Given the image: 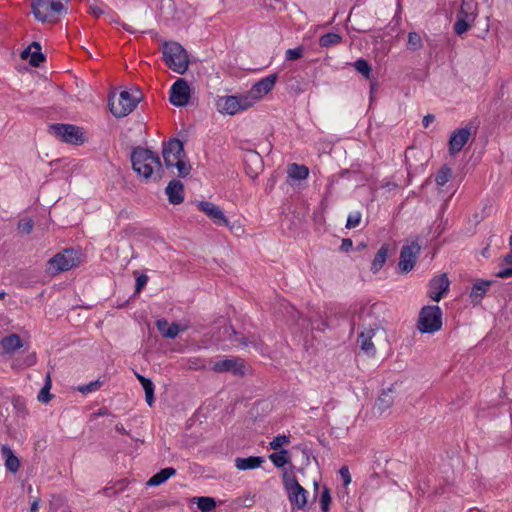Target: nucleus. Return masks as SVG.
<instances>
[{"instance_id":"f257e3e1","label":"nucleus","mask_w":512,"mask_h":512,"mask_svg":"<svg viewBox=\"0 0 512 512\" xmlns=\"http://www.w3.org/2000/svg\"><path fill=\"white\" fill-rule=\"evenodd\" d=\"M142 99L143 94L136 86L123 89L119 93L112 92L108 100L109 110L114 117L123 118L132 113Z\"/></svg>"},{"instance_id":"f03ea898","label":"nucleus","mask_w":512,"mask_h":512,"mask_svg":"<svg viewBox=\"0 0 512 512\" xmlns=\"http://www.w3.org/2000/svg\"><path fill=\"white\" fill-rule=\"evenodd\" d=\"M131 162L133 170L143 180L159 176L162 171L159 156L149 149L136 148L131 154Z\"/></svg>"},{"instance_id":"7ed1b4c3","label":"nucleus","mask_w":512,"mask_h":512,"mask_svg":"<svg viewBox=\"0 0 512 512\" xmlns=\"http://www.w3.org/2000/svg\"><path fill=\"white\" fill-rule=\"evenodd\" d=\"M163 58L166 65L178 74H184L189 67L187 51L177 42L163 43Z\"/></svg>"},{"instance_id":"20e7f679","label":"nucleus","mask_w":512,"mask_h":512,"mask_svg":"<svg viewBox=\"0 0 512 512\" xmlns=\"http://www.w3.org/2000/svg\"><path fill=\"white\" fill-rule=\"evenodd\" d=\"M284 489L292 508L304 509L308 504V492L299 484L292 471H282Z\"/></svg>"},{"instance_id":"39448f33","label":"nucleus","mask_w":512,"mask_h":512,"mask_svg":"<svg viewBox=\"0 0 512 512\" xmlns=\"http://www.w3.org/2000/svg\"><path fill=\"white\" fill-rule=\"evenodd\" d=\"M81 263L79 254L72 249H65L50 258L46 265V271L50 275H57L69 271Z\"/></svg>"},{"instance_id":"423d86ee","label":"nucleus","mask_w":512,"mask_h":512,"mask_svg":"<svg viewBox=\"0 0 512 512\" xmlns=\"http://www.w3.org/2000/svg\"><path fill=\"white\" fill-rule=\"evenodd\" d=\"M442 328V311L439 306H424L419 312L417 329L423 334H432Z\"/></svg>"},{"instance_id":"0eeeda50","label":"nucleus","mask_w":512,"mask_h":512,"mask_svg":"<svg viewBox=\"0 0 512 512\" xmlns=\"http://www.w3.org/2000/svg\"><path fill=\"white\" fill-rule=\"evenodd\" d=\"M218 113L222 115L233 116L239 112L247 110L253 106V101L246 98V96H220L215 102Z\"/></svg>"},{"instance_id":"6e6552de","label":"nucleus","mask_w":512,"mask_h":512,"mask_svg":"<svg viewBox=\"0 0 512 512\" xmlns=\"http://www.w3.org/2000/svg\"><path fill=\"white\" fill-rule=\"evenodd\" d=\"M53 133L62 141L80 145L86 141L82 128L70 124H57L51 127Z\"/></svg>"},{"instance_id":"1a4fd4ad","label":"nucleus","mask_w":512,"mask_h":512,"mask_svg":"<svg viewBox=\"0 0 512 512\" xmlns=\"http://www.w3.org/2000/svg\"><path fill=\"white\" fill-rule=\"evenodd\" d=\"M191 97V89L186 80L180 78L171 87L169 100L177 107L186 106Z\"/></svg>"},{"instance_id":"9d476101","label":"nucleus","mask_w":512,"mask_h":512,"mask_svg":"<svg viewBox=\"0 0 512 512\" xmlns=\"http://www.w3.org/2000/svg\"><path fill=\"white\" fill-rule=\"evenodd\" d=\"M276 82L275 75H269L254 84L252 89L245 95L246 98L253 101V105L266 96L274 87Z\"/></svg>"},{"instance_id":"9b49d317","label":"nucleus","mask_w":512,"mask_h":512,"mask_svg":"<svg viewBox=\"0 0 512 512\" xmlns=\"http://www.w3.org/2000/svg\"><path fill=\"white\" fill-rule=\"evenodd\" d=\"M475 18L476 12L473 5L463 2L455 24L456 33L459 35L465 33L469 29L471 23L474 22Z\"/></svg>"},{"instance_id":"f8f14e48","label":"nucleus","mask_w":512,"mask_h":512,"mask_svg":"<svg viewBox=\"0 0 512 512\" xmlns=\"http://www.w3.org/2000/svg\"><path fill=\"white\" fill-rule=\"evenodd\" d=\"M198 207L204 212L216 225H223L230 229L233 226L230 225L228 218L225 216L223 210L216 204L209 201H201Z\"/></svg>"},{"instance_id":"ddd939ff","label":"nucleus","mask_w":512,"mask_h":512,"mask_svg":"<svg viewBox=\"0 0 512 512\" xmlns=\"http://www.w3.org/2000/svg\"><path fill=\"white\" fill-rule=\"evenodd\" d=\"M212 370L217 373L231 372L239 376H243L247 372L246 365L238 358L217 361L213 364Z\"/></svg>"},{"instance_id":"4468645a","label":"nucleus","mask_w":512,"mask_h":512,"mask_svg":"<svg viewBox=\"0 0 512 512\" xmlns=\"http://www.w3.org/2000/svg\"><path fill=\"white\" fill-rule=\"evenodd\" d=\"M185 155L183 143L180 140H171L163 151L164 162L167 168H172L179 163L180 158Z\"/></svg>"},{"instance_id":"2eb2a0df","label":"nucleus","mask_w":512,"mask_h":512,"mask_svg":"<svg viewBox=\"0 0 512 512\" xmlns=\"http://www.w3.org/2000/svg\"><path fill=\"white\" fill-rule=\"evenodd\" d=\"M450 281L447 274L443 273L434 277L429 283V297L435 302H439L441 298L448 292Z\"/></svg>"},{"instance_id":"dca6fc26","label":"nucleus","mask_w":512,"mask_h":512,"mask_svg":"<svg viewBox=\"0 0 512 512\" xmlns=\"http://www.w3.org/2000/svg\"><path fill=\"white\" fill-rule=\"evenodd\" d=\"M419 252L420 246L416 243L403 247L399 261V268L403 273L413 269Z\"/></svg>"},{"instance_id":"f3484780","label":"nucleus","mask_w":512,"mask_h":512,"mask_svg":"<svg viewBox=\"0 0 512 512\" xmlns=\"http://www.w3.org/2000/svg\"><path fill=\"white\" fill-rule=\"evenodd\" d=\"M380 328L378 326L365 328L358 336V342L361 350L367 355L375 354V343L373 342V338L376 337L378 333H380Z\"/></svg>"},{"instance_id":"a211bd4d","label":"nucleus","mask_w":512,"mask_h":512,"mask_svg":"<svg viewBox=\"0 0 512 512\" xmlns=\"http://www.w3.org/2000/svg\"><path fill=\"white\" fill-rule=\"evenodd\" d=\"M470 137V130L462 128L454 131L449 140V151L452 155L459 153Z\"/></svg>"},{"instance_id":"6ab92c4d","label":"nucleus","mask_w":512,"mask_h":512,"mask_svg":"<svg viewBox=\"0 0 512 512\" xmlns=\"http://www.w3.org/2000/svg\"><path fill=\"white\" fill-rule=\"evenodd\" d=\"M394 400L395 397L393 395V391L391 388H389L383 391L381 395L377 398L373 406V410L375 411V413L382 415L392 408Z\"/></svg>"},{"instance_id":"aec40b11","label":"nucleus","mask_w":512,"mask_h":512,"mask_svg":"<svg viewBox=\"0 0 512 512\" xmlns=\"http://www.w3.org/2000/svg\"><path fill=\"white\" fill-rule=\"evenodd\" d=\"M21 58L27 60L32 66H39L45 59L41 53V47L39 43H31L22 53Z\"/></svg>"},{"instance_id":"412c9836","label":"nucleus","mask_w":512,"mask_h":512,"mask_svg":"<svg viewBox=\"0 0 512 512\" xmlns=\"http://www.w3.org/2000/svg\"><path fill=\"white\" fill-rule=\"evenodd\" d=\"M166 194L171 204L178 205L184 200V186L178 180H173L166 187Z\"/></svg>"},{"instance_id":"4be33fe9","label":"nucleus","mask_w":512,"mask_h":512,"mask_svg":"<svg viewBox=\"0 0 512 512\" xmlns=\"http://www.w3.org/2000/svg\"><path fill=\"white\" fill-rule=\"evenodd\" d=\"M156 326L163 337L174 339L185 327H180L177 323L169 324L166 319H160L156 322Z\"/></svg>"},{"instance_id":"5701e85b","label":"nucleus","mask_w":512,"mask_h":512,"mask_svg":"<svg viewBox=\"0 0 512 512\" xmlns=\"http://www.w3.org/2000/svg\"><path fill=\"white\" fill-rule=\"evenodd\" d=\"M2 349L5 353L11 354L23 347V341L17 334H10L1 341Z\"/></svg>"},{"instance_id":"b1692460","label":"nucleus","mask_w":512,"mask_h":512,"mask_svg":"<svg viewBox=\"0 0 512 512\" xmlns=\"http://www.w3.org/2000/svg\"><path fill=\"white\" fill-rule=\"evenodd\" d=\"M2 455L5 459V466L6 468L12 472L16 473L20 468V461L18 457L13 453L11 448H9L7 445L2 446Z\"/></svg>"},{"instance_id":"393cba45","label":"nucleus","mask_w":512,"mask_h":512,"mask_svg":"<svg viewBox=\"0 0 512 512\" xmlns=\"http://www.w3.org/2000/svg\"><path fill=\"white\" fill-rule=\"evenodd\" d=\"M263 462L262 457L250 456L247 458H237L235 460V466L239 470H249L260 467Z\"/></svg>"},{"instance_id":"a878e982","label":"nucleus","mask_w":512,"mask_h":512,"mask_svg":"<svg viewBox=\"0 0 512 512\" xmlns=\"http://www.w3.org/2000/svg\"><path fill=\"white\" fill-rule=\"evenodd\" d=\"M489 281H479L475 283L470 292V299L473 303L478 304L484 297L490 286Z\"/></svg>"},{"instance_id":"bb28decb","label":"nucleus","mask_w":512,"mask_h":512,"mask_svg":"<svg viewBox=\"0 0 512 512\" xmlns=\"http://www.w3.org/2000/svg\"><path fill=\"white\" fill-rule=\"evenodd\" d=\"M176 470L172 467L164 468L158 473H156L154 476H152L148 482V486H158L162 483H164L166 480H168L170 477L175 475Z\"/></svg>"},{"instance_id":"cd10ccee","label":"nucleus","mask_w":512,"mask_h":512,"mask_svg":"<svg viewBox=\"0 0 512 512\" xmlns=\"http://www.w3.org/2000/svg\"><path fill=\"white\" fill-rule=\"evenodd\" d=\"M137 379L142 384V387L145 391V398L147 404L151 407L154 403V385L152 381L143 375L136 374Z\"/></svg>"},{"instance_id":"c85d7f7f","label":"nucleus","mask_w":512,"mask_h":512,"mask_svg":"<svg viewBox=\"0 0 512 512\" xmlns=\"http://www.w3.org/2000/svg\"><path fill=\"white\" fill-rule=\"evenodd\" d=\"M388 257V247L386 245H383L375 255L372 264L371 269L374 273L378 272L383 265L385 264Z\"/></svg>"},{"instance_id":"c756f323","label":"nucleus","mask_w":512,"mask_h":512,"mask_svg":"<svg viewBox=\"0 0 512 512\" xmlns=\"http://www.w3.org/2000/svg\"><path fill=\"white\" fill-rule=\"evenodd\" d=\"M269 460L276 466V467H283L286 464L290 463L291 457L290 453L286 449H282L278 452L272 453L269 455Z\"/></svg>"},{"instance_id":"7c9ffc66","label":"nucleus","mask_w":512,"mask_h":512,"mask_svg":"<svg viewBox=\"0 0 512 512\" xmlns=\"http://www.w3.org/2000/svg\"><path fill=\"white\" fill-rule=\"evenodd\" d=\"M309 174V170L304 165L292 164L288 168V175L292 179L303 180L306 179Z\"/></svg>"},{"instance_id":"2f4dec72","label":"nucleus","mask_w":512,"mask_h":512,"mask_svg":"<svg viewBox=\"0 0 512 512\" xmlns=\"http://www.w3.org/2000/svg\"><path fill=\"white\" fill-rule=\"evenodd\" d=\"M201 512H209L216 507V502L211 497H198L194 499Z\"/></svg>"},{"instance_id":"473e14b6","label":"nucleus","mask_w":512,"mask_h":512,"mask_svg":"<svg viewBox=\"0 0 512 512\" xmlns=\"http://www.w3.org/2000/svg\"><path fill=\"white\" fill-rule=\"evenodd\" d=\"M342 37L337 33H327L320 37L319 43L322 47H329L340 43Z\"/></svg>"},{"instance_id":"72a5a7b5","label":"nucleus","mask_w":512,"mask_h":512,"mask_svg":"<svg viewBox=\"0 0 512 512\" xmlns=\"http://www.w3.org/2000/svg\"><path fill=\"white\" fill-rule=\"evenodd\" d=\"M51 386H52V382H51L50 375L48 374L46 377L45 384L38 394L39 401L47 403L52 399V395L50 394Z\"/></svg>"},{"instance_id":"f704fd0d","label":"nucleus","mask_w":512,"mask_h":512,"mask_svg":"<svg viewBox=\"0 0 512 512\" xmlns=\"http://www.w3.org/2000/svg\"><path fill=\"white\" fill-rule=\"evenodd\" d=\"M497 276L500 278L512 276V252L504 258L503 268L497 273Z\"/></svg>"},{"instance_id":"c9c22d12","label":"nucleus","mask_w":512,"mask_h":512,"mask_svg":"<svg viewBox=\"0 0 512 512\" xmlns=\"http://www.w3.org/2000/svg\"><path fill=\"white\" fill-rule=\"evenodd\" d=\"M174 167L177 169V173L180 177H186L191 171V166L186 158V155L180 158L179 163H176Z\"/></svg>"},{"instance_id":"e433bc0d","label":"nucleus","mask_w":512,"mask_h":512,"mask_svg":"<svg viewBox=\"0 0 512 512\" xmlns=\"http://www.w3.org/2000/svg\"><path fill=\"white\" fill-rule=\"evenodd\" d=\"M355 69L365 76V78L369 79L371 76V67L369 63L365 59H358L354 64Z\"/></svg>"},{"instance_id":"4c0bfd02","label":"nucleus","mask_w":512,"mask_h":512,"mask_svg":"<svg viewBox=\"0 0 512 512\" xmlns=\"http://www.w3.org/2000/svg\"><path fill=\"white\" fill-rule=\"evenodd\" d=\"M408 48L411 50H418L422 46V39L416 32H410L408 34Z\"/></svg>"},{"instance_id":"58836bf2","label":"nucleus","mask_w":512,"mask_h":512,"mask_svg":"<svg viewBox=\"0 0 512 512\" xmlns=\"http://www.w3.org/2000/svg\"><path fill=\"white\" fill-rule=\"evenodd\" d=\"M330 503H331L330 490L328 487H324L322 490V493H321V497H320V504H321V509L323 512L329 511Z\"/></svg>"},{"instance_id":"ea45409f","label":"nucleus","mask_w":512,"mask_h":512,"mask_svg":"<svg viewBox=\"0 0 512 512\" xmlns=\"http://www.w3.org/2000/svg\"><path fill=\"white\" fill-rule=\"evenodd\" d=\"M450 177L451 170L447 167H443L436 176V182L438 185L444 186L449 181Z\"/></svg>"},{"instance_id":"a19ab883","label":"nucleus","mask_w":512,"mask_h":512,"mask_svg":"<svg viewBox=\"0 0 512 512\" xmlns=\"http://www.w3.org/2000/svg\"><path fill=\"white\" fill-rule=\"evenodd\" d=\"M290 443V439L288 436L286 435H278L276 436L271 442H270V447L273 449V450H278L279 448H281L283 445H287Z\"/></svg>"},{"instance_id":"79ce46f5","label":"nucleus","mask_w":512,"mask_h":512,"mask_svg":"<svg viewBox=\"0 0 512 512\" xmlns=\"http://www.w3.org/2000/svg\"><path fill=\"white\" fill-rule=\"evenodd\" d=\"M303 55V47L299 46V47H296L294 49H288L286 51V59L287 60H296V59H299L301 58Z\"/></svg>"},{"instance_id":"37998d69","label":"nucleus","mask_w":512,"mask_h":512,"mask_svg":"<svg viewBox=\"0 0 512 512\" xmlns=\"http://www.w3.org/2000/svg\"><path fill=\"white\" fill-rule=\"evenodd\" d=\"M360 221H361V214L359 212L353 213L348 216L347 222H346V227L348 229L355 228L359 225Z\"/></svg>"},{"instance_id":"c03bdc74","label":"nucleus","mask_w":512,"mask_h":512,"mask_svg":"<svg viewBox=\"0 0 512 512\" xmlns=\"http://www.w3.org/2000/svg\"><path fill=\"white\" fill-rule=\"evenodd\" d=\"M101 386V382L99 380L89 383L88 385L80 386L78 391L87 394L98 389Z\"/></svg>"},{"instance_id":"a18cd8bd","label":"nucleus","mask_w":512,"mask_h":512,"mask_svg":"<svg viewBox=\"0 0 512 512\" xmlns=\"http://www.w3.org/2000/svg\"><path fill=\"white\" fill-rule=\"evenodd\" d=\"M340 476L343 480V485L347 487L351 483V475L347 466H343L339 470Z\"/></svg>"},{"instance_id":"49530a36","label":"nucleus","mask_w":512,"mask_h":512,"mask_svg":"<svg viewBox=\"0 0 512 512\" xmlns=\"http://www.w3.org/2000/svg\"><path fill=\"white\" fill-rule=\"evenodd\" d=\"M147 282V278L146 276L142 275L140 277L137 278V282H136V290L139 291L142 289V287L146 284Z\"/></svg>"},{"instance_id":"de8ad7c7","label":"nucleus","mask_w":512,"mask_h":512,"mask_svg":"<svg viewBox=\"0 0 512 512\" xmlns=\"http://www.w3.org/2000/svg\"><path fill=\"white\" fill-rule=\"evenodd\" d=\"M352 247V241L350 239H344L342 241V246L341 248L344 250V251H348L350 248Z\"/></svg>"},{"instance_id":"09e8293b","label":"nucleus","mask_w":512,"mask_h":512,"mask_svg":"<svg viewBox=\"0 0 512 512\" xmlns=\"http://www.w3.org/2000/svg\"><path fill=\"white\" fill-rule=\"evenodd\" d=\"M22 227H23V230L26 233H30L32 231V223H31V221H27V222L23 223Z\"/></svg>"},{"instance_id":"8fccbe9b","label":"nucleus","mask_w":512,"mask_h":512,"mask_svg":"<svg viewBox=\"0 0 512 512\" xmlns=\"http://www.w3.org/2000/svg\"><path fill=\"white\" fill-rule=\"evenodd\" d=\"M434 120V116L427 115L423 118V125L427 127Z\"/></svg>"},{"instance_id":"3c124183","label":"nucleus","mask_w":512,"mask_h":512,"mask_svg":"<svg viewBox=\"0 0 512 512\" xmlns=\"http://www.w3.org/2000/svg\"><path fill=\"white\" fill-rule=\"evenodd\" d=\"M91 12L94 16H100L103 13V11L97 6L91 7Z\"/></svg>"},{"instance_id":"603ef678","label":"nucleus","mask_w":512,"mask_h":512,"mask_svg":"<svg viewBox=\"0 0 512 512\" xmlns=\"http://www.w3.org/2000/svg\"><path fill=\"white\" fill-rule=\"evenodd\" d=\"M39 501L35 500L30 507V512H38Z\"/></svg>"},{"instance_id":"864d4df0","label":"nucleus","mask_w":512,"mask_h":512,"mask_svg":"<svg viewBox=\"0 0 512 512\" xmlns=\"http://www.w3.org/2000/svg\"><path fill=\"white\" fill-rule=\"evenodd\" d=\"M319 489V483L314 482V490L317 491Z\"/></svg>"},{"instance_id":"5fc2aeb1","label":"nucleus","mask_w":512,"mask_h":512,"mask_svg":"<svg viewBox=\"0 0 512 512\" xmlns=\"http://www.w3.org/2000/svg\"><path fill=\"white\" fill-rule=\"evenodd\" d=\"M254 159L256 162H260L259 158L257 156H254Z\"/></svg>"},{"instance_id":"6e6d98bb","label":"nucleus","mask_w":512,"mask_h":512,"mask_svg":"<svg viewBox=\"0 0 512 512\" xmlns=\"http://www.w3.org/2000/svg\"><path fill=\"white\" fill-rule=\"evenodd\" d=\"M4 296V293H0V298H2Z\"/></svg>"}]
</instances>
